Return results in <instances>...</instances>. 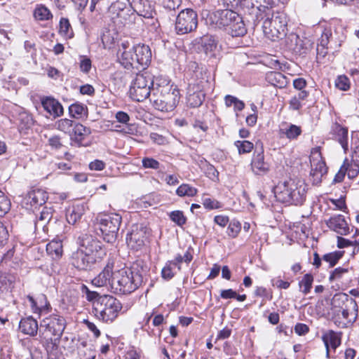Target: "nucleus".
<instances>
[{
    "label": "nucleus",
    "instance_id": "f257e3e1",
    "mask_svg": "<svg viewBox=\"0 0 359 359\" xmlns=\"http://www.w3.org/2000/svg\"><path fill=\"white\" fill-rule=\"evenodd\" d=\"M65 327L66 320L60 315L53 314L41 321L39 338L48 353L57 349Z\"/></svg>",
    "mask_w": 359,
    "mask_h": 359
},
{
    "label": "nucleus",
    "instance_id": "f03ea898",
    "mask_svg": "<svg viewBox=\"0 0 359 359\" xmlns=\"http://www.w3.org/2000/svg\"><path fill=\"white\" fill-rule=\"evenodd\" d=\"M277 201L289 205H302L306 198V184L299 179H290L279 182L273 188Z\"/></svg>",
    "mask_w": 359,
    "mask_h": 359
},
{
    "label": "nucleus",
    "instance_id": "7ed1b4c3",
    "mask_svg": "<svg viewBox=\"0 0 359 359\" xmlns=\"http://www.w3.org/2000/svg\"><path fill=\"white\" fill-rule=\"evenodd\" d=\"M180 100L179 90L169 84L152 88L150 101L154 107L161 111H171Z\"/></svg>",
    "mask_w": 359,
    "mask_h": 359
},
{
    "label": "nucleus",
    "instance_id": "20e7f679",
    "mask_svg": "<svg viewBox=\"0 0 359 359\" xmlns=\"http://www.w3.org/2000/svg\"><path fill=\"white\" fill-rule=\"evenodd\" d=\"M262 29L264 35L272 41L282 39L285 35L287 20L286 14L278 10L262 13Z\"/></svg>",
    "mask_w": 359,
    "mask_h": 359
},
{
    "label": "nucleus",
    "instance_id": "39448f33",
    "mask_svg": "<svg viewBox=\"0 0 359 359\" xmlns=\"http://www.w3.org/2000/svg\"><path fill=\"white\" fill-rule=\"evenodd\" d=\"M122 309L119 300L111 295H102L94 303L93 313L95 316L104 323H111L118 316Z\"/></svg>",
    "mask_w": 359,
    "mask_h": 359
},
{
    "label": "nucleus",
    "instance_id": "423d86ee",
    "mask_svg": "<svg viewBox=\"0 0 359 359\" xmlns=\"http://www.w3.org/2000/svg\"><path fill=\"white\" fill-rule=\"evenodd\" d=\"M122 217L116 213L99 214L95 219V226L99 229L103 239L109 243H114L121 224Z\"/></svg>",
    "mask_w": 359,
    "mask_h": 359
},
{
    "label": "nucleus",
    "instance_id": "0eeeda50",
    "mask_svg": "<svg viewBox=\"0 0 359 359\" xmlns=\"http://www.w3.org/2000/svg\"><path fill=\"white\" fill-rule=\"evenodd\" d=\"M131 272L127 268L114 271L111 278V290L116 294H130L138 288Z\"/></svg>",
    "mask_w": 359,
    "mask_h": 359
},
{
    "label": "nucleus",
    "instance_id": "6e6552de",
    "mask_svg": "<svg viewBox=\"0 0 359 359\" xmlns=\"http://www.w3.org/2000/svg\"><path fill=\"white\" fill-rule=\"evenodd\" d=\"M153 85L154 81L150 74H137L130 88V97L137 102L144 101L151 95V87Z\"/></svg>",
    "mask_w": 359,
    "mask_h": 359
},
{
    "label": "nucleus",
    "instance_id": "1a4fd4ad",
    "mask_svg": "<svg viewBox=\"0 0 359 359\" xmlns=\"http://www.w3.org/2000/svg\"><path fill=\"white\" fill-rule=\"evenodd\" d=\"M150 229L144 224H133L130 231L127 234L126 242L131 249L139 250L149 241Z\"/></svg>",
    "mask_w": 359,
    "mask_h": 359
},
{
    "label": "nucleus",
    "instance_id": "9d476101",
    "mask_svg": "<svg viewBox=\"0 0 359 359\" xmlns=\"http://www.w3.org/2000/svg\"><path fill=\"white\" fill-rule=\"evenodd\" d=\"M198 25V15L191 8H186L180 12L175 22V30L178 34L191 32Z\"/></svg>",
    "mask_w": 359,
    "mask_h": 359
},
{
    "label": "nucleus",
    "instance_id": "9b49d317",
    "mask_svg": "<svg viewBox=\"0 0 359 359\" xmlns=\"http://www.w3.org/2000/svg\"><path fill=\"white\" fill-rule=\"evenodd\" d=\"M333 302L339 306L342 304L341 315L347 323L355 322L358 316V304L354 299L343 293L334 295Z\"/></svg>",
    "mask_w": 359,
    "mask_h": 359
},
{
    "label": "nucleus",
    "instance_id": "f8f14e48",
    "mask_svg": "<svg viewBox=\"0 0 359 359\" xmlns=\"http://www.w3.org/2000/svg\"><path fill=\"white\" fill-rule=\"evenodd\" d=\"M78 243L79 245L78 249L100 260L106 255L102 249V243L92 235L82 234L79 237Z\"/></svg>",
    "mask_w": 359,
    "mask_h": 359
},
{
    "label": "nucleus",
    "instance_id": "ddd939ff",
    "mask_svg": "<svg viewBox=\"0 0 359 359\" xmlns=\"http://www.w3.org/2000/svg\"><path fill=\"white\" fill-rule=\"evenodd\" d=\"M132 44L128 41H122L118 46L117 58L118 62L127 70H136L139 72L138 65Z\"/></svg>",
    "mask_w": 359,
    "mask_h": 359
},
{
    "label": "nucleus",
    "instance_id": "4468645a",
    "mask_svg": "<svg viewBox=\"0 0 359 359\" xmlns=\"http://www.w3.org/2000/svg\"><path fill=\"white\" fill-rule=\"evenodd\" d=\"M237 15L232 9L217 10L209 14L207 21L214 28H229Z\"/></svg>",
    "mask_w": 359,
    "mask_h": 359
},
{
    "label": "nucleus",
    "instance_id": "2eb2a0df",
    "mask_svg": "<svg viewBox=\"0 0 359 359\" xmlns=\"http://www.w3.org/2000/svg\"><path fill=\"white\" fill-rule=\"evenodd\" d=\"M309 158L311 165L310 174L313 177V184H318L321 182L322 177L327 172V168L325 162L323 160L320 147L312 149Z\"/></svg>",
    "mask_w": 359,
    "mask_h": 359
},
{
    "label": "nucleus",
    "instance_id": "dca6fc26",
    "mask_svg": "<svg viewBox=\"0 0 359 359\" xmlns=\"http://www.w3.org/2000/svg\"><path fill=\"white\" fill-rule=\"evenodd\" d=\"M189 67L193 69L194 71L191 81L189 85L198 89L206 90L208 88L210 87V76L207 68L198 65L195 62H190Z\"/></svg>",
    "mask_w": 359,
    "mask_h": 359
},
{
    "label": "nucleus",
    "instance_id": "f3484780",
    "mask_svg": "<svg viewBox=\"0 0 359 359\" xmlns=\"http://www.w3.org/2000/svg\"><path fill=\"white\" fill-rule=\"evenodd\" d=\"M285 36L283 44L288 50L299 55H305L309 50L311 44L309 40L301 39L295 33H290Z\"/></svg>",
    "mask_w": 359,
    "mask_h": 359
},
{
    "label": "nucleus",
    "instance_id": "a211bd4d",
    "mask_svg": "<svg viewBox=\"0 0 359 359\" xmlns=\"http://www.w3.org/2000/svg\"><path fill=\"white\" fill-rule=\"evenodd\" d=\"M101 260L93 257L92 255L77 249L74 252L71 257L72 264L79 270L89 271L91 270L95 264Z\"/></svg>",
    "mask_w": 359,
    "mask_h": 359
},
{
    "label": "nucleus",
    "instance_id": "6ab92c4d",
    "mask_svg": "<svg viewBox=\"0 0 359 359\" xmlns=\"http://www.w3.org/2000/svg\"><path fill=\"white\" fill-rule=\"evenodd\" d=\"M251 169L256 175H266L271 168V165L264 159V148L255 149L250 163Z\"/></svg>",
    "mask_w": 359,
    "mask_h": 359
},
{
    "label": "nucleus",
    "instance_id": "aec40b11",
    "mask_svg": "<svg viewBox=\"0 0 359 359\" xmlns=\"http://www.w3.org/2000/svg\"><path fill=\"white\" fill-rule=\"evenodd\" d=\"M138 287L147 281L149 273V267L146 262L137 259L134 262L128 269Z\"/></svg>",
    "mask_w": 359,
    "mask_h": 359
},
{
    "label": "nucleus",
    "instance_id": "412c9836",
    "mask_svg": "<svg viewBox=\"0 0 359 359\" xmlns=\"http://www.w3.org/2000/svg\"><path fill=\"white\" fill-rule=\"evenodd\" d=\"M133 52L138 65L139 72L145 69L151 62V51L149 46L145 44H132Z\"/></svg>",
    "mask_w": 359,
    "mask_h": 359
},
{
    "label": "nucleus",
    "instance_id": "4be33fe9",
    "mask_svg": "<svg viewBox=\"0 0 359 359\" xmlns=\"http://www.w3.org/2000/svg\"><path fill=\"white\" fill-rule=\"evenodd\" d=\"M48 200V194L41 189H34L27 193L24 198V203L34 208L44 205Z\"/></svg>",
    "mask_w": 359,
    "mask_h": 359
},
{
    "label": "nucleus",
    "instance_id": "5701e85b",
    "mask_svg": "<svg viewBox=\"0 0 359 359\" xmlns=\"http://www.w3.org/2000/svg\"><path fill=\"white\" fill-rule=\"evenodd\" d=\"M114 263L109 261L103 270L92 280V284L96 287H104L109 284L111 287V278L114 271Z\"/></svg>",
    "mask_w": 359,
    "mask_h": 359
},
{
    "label": "nucleus",
    "instance_id": "b1692460",
    "mask_svg": "<svg viewBox=\"0 0 359 359\" xmlns=\"http://www.w3.org/2000/svg\"><path fill=\"white\" fill-rule=\"evenodd\" d=\"M194 46L198 52L205 54L213 52L217 48V41L212 35L206 34L194 40Z\"/></svg>",
    "mask_w": 359,
    "mask_h": 359
},
{
    "label": "nucleus",
    "instance_id": "393cba45",
    "mask_svg": "<svg viewBox=\"0 0 359 359\" xmlns=\"http://www.w3.org/2000/svg\"><path fill=\"white\" fill-rule=\"evenodd\" d=\"M41 105L44 110L54 118L62 116L64 113L60 102L51 97H45L41 99Z\"/></svg>",
    "mask_w": 359,
    "mask_h": 359
},
{
    "label": "nucleus",
    "instance_id": "a878e982",
    "mask_svg": "<svg viewBox=\"0 0 359 359\" xmlns=\"http://www.w3.org/2000/svg\"><path fill=\"white\" fill-rule=\"evenodd\" d=\"M19 330L24 334L34 337L39 332L37 320L32 316L22 318L19 323Z\"/></svg>",
    "mask_w": 359,
    "mask_h": 359
},
{
    "label": "nucleus",
    "instance_id": "bb28decb",
    "mask_svg": "<svg viewBox=\"0 0 359 359\" xmlns=\"http://www.w3.org/2000/svg\"><path fill=\"white\" fill-rule=\"evenodd\" d=\"M187 90V104L194 108L200 107L205 100V90L193 88L189 85Z\"/></svg>",
    "mask_w": 359,
    "mask_h": 359
},
{
    "label": "nucleus",
    "instance_id": "cd10ccee",
    "mask_svg": "<svg viewBox=\"0 0 359 359\" xmlns=\"http://www.w3.org/2000/svg\"><path fill=\"white\" fill-rule=\"evenodd\" d=\"M328 227L341 235H347L349 233V227L344 216L339 215L331 217L327 222Z\"/></svg>",
    "mask_w": 359,
    "mask_h": 359
},
{
    "label": "nucleus",
    "instance_id": "c85d7f7f",
    "mask_svg": "<svg viewBox=\"0 0 359 359\" xmlns=\"http://www.w3.org/2000/svg\"><path fill=\"white\" fill-rule=\"evenodd\" d=\"M330 133L340 143L344 151L346 152L348 150V129L335 123L332 124Z\"/></svg>",
    "mask_w": 359,
    "mask_h": 359
},
{
    "label": "nucleus",
    "instance_id": "c756f323",
    "mask_svg": "<svg viewBox=\"0 0 359 359\" xmlns=\"http://www.w3.org/2000/svg\"><path fill=\"white\" fill-rule=\"evenodd\" d=\"M91 133L90 128H87L79 123H75L73 130L70 134V139L79 146L82 144L83 140Z\"/></svg>",
    "mask_w": 359,
    "mask_h": 359
},
{
    "label": "nucleus",
    "instance_id": "7c9ffc66",
    "mask_svg": "<svg viewBox=\"0 0 359 359\" xmlns=\"http://www.w3.org/2000/svg\"><path fill=\"white\" fill-rule=\"evenodd\" d=\"M302 132L300 126L287 123H283L279 130L280 135H285L289 140H296Z\"/></svg>",
    "mask_w": 359,
    "mask_h": 359
},
{
    "label": "nucleus",
    "instance_id": "2f4dec72",
    "mask_svg": "<svg viewBox=\"0 0 359 359\" xmlns=\"http://www.w3.org/2000/svg\"><path fill=\"white\" fill-rule=\"evenodd\" d=\"M228 32L233 37L243 36L247 33V29L240 15H237L235 20L229 27Z\"/></svg>",
    "mask_w": 359,
    "mask_h": 359
},
{
    "label": "nucleus",
    "instance_id": "473e14b6",
    "mask_svg": "<svg viewBox=\"0 0 359 359\" xmlns=\"http://www.w3.org/2000/svg\"><path fill=\"white\" fill-rule=\"evenodd\" d=\"M27 298L30 303L31 308L34 313H41L48 306L46 297L43 294H39L36 299H34L30 294L27 295Z\"/></svg>",
    "mask_w": 359,
    "mask_h": 359
},
{
    "label": "nucleus",
    "instance_id": "72a5a7b5",
    "mask_svg": "<svg viewBox=\"0 0 359 359\" xmlns=\"http://www.w3.org/2000/svg\"><path fill=\"white\" fill-rule=\"evenodd\" d=\"M47 253L52 257L53 259H59L63 254V246L60 240H53L46 245Z\"/></svg>",
    "mask_w": 359,
    "mask_h": 359
},
{
    "label": "nucleus",
    "instance_id": "f704fd0d",
    "mask_svg": "<svg viewBox=\"0 0 359 359\" xmlns=\"http://www.w3.org/2000/svg\"><path fill=\"white\" fill-rule=\"evenodd\" d=\"M322 339L326 348L331 347L332 349L335 350L341 344V339L337 334L332 330L323 334Z\"/></svg>",
    "mask_w": 359,
    "mask_h": 359
},
{
    "label": "nucleus",
    "instance_id": "c9c22d12",
    "mask_svg": "<svg viewBox=\"0 0 359 359\" xmlns=\"http://www.w3.org/2000/svg\"><path fill=\"white\" fill-rule=\"evenodd\" d=\"M135 11L144 18L152 17V8L147 0H139L135 3Z\"/></svg>",
    "mask_w": 359,
    "mask_h": 359
},
{
    "label": "nucleus",
    "instance_id": "e433bc0d",
    "mask_svg": "<svg viewBox=\"0 0 359 359\" xmlns=\"http://www.w3.org/2000/svg\"><path fill=\"white\" fill-rule=\"evenodd\" d=\"M83 215V208L81 206H73L67 210L66 219L69 224H75Z\"/></svg>",
    "mask_w": 359,
    "mask_h": 359
},
{
    "label": "nucleus",
    "instance_id": "4c0bfd02",
    "mask_svg": "<svg viewBox=\"0 0 359 359\" xmlns=\"http://www.w3.org/2000/svg\"><path fill=\"white\" fill-rule=\"evenodd\" d=\"M280 4V0H260L259 5L257 6L259 15L276 11V8Z\"/></svg>",
    "mask_w": 359,
    "mask_h": 359
},
{
    "label": "nucleus",
    "instance_id": "58836bf2",
    "mask_svg": "<svg viewBox=\"0 0 359 359\" xmlns=\"http://www.w3.org/2000/svg\"><path fill=\"white\" fill-rule=\"evenodd\" d=\"M34 17L37 20H48L52 19L53 15L47 7L40 4L34 9Z\"/></svg>",
    "mask_w": 359,
    "mask_h": 359
},
{
    "label": "nucleus",
    "instance_id": "ea45409f",
    "mask_svg": "<svg viewBox=\"0 0 359 359\" xmlns=\"http://www.w3.org/2000/svg\"><path fill=\"white\" fill-rule=\"evenodd\" d=\"M326 39V44L330 46V48L332 50H336L337 48L341 46V43L336 41H334L332 30L330 28H325L321 34L320 39L319 40Z\"/></svg>",
    "mask_w": 359,
    "mask_h": 359
},
{
    "label": "nucleus",
    "instance_id": "a19ab883",
    "mask_svg": "<svg viewBox=\"0 0 359 359\" xmlns=\"http://www.w3.org/2000/svg\"><path fill=\"white\" fill-rule=\"evenodd\" d=\"M87 107L80 103H74L69 106V111L71 116L79 118L87 114Z\"/></svg>",
    "mask_w": 359,
    "mask_h": 359
},
{
    "label": "nucleus",
    "instance_id": "79ce46f5",
    "mask_svg": "<svg viewBox=\"0 0 359 359\" xmlns=\"http://www.w3.org/2000/svg\"><path fill=\"white\" fill-rule=\"evenodd\" d=\"M176 269H177V266L174 262H168L161 271L162 278L165 280L171 279L176 273Z\"/></svg>",
    "mask_w": 359,
    "mask_h": 359
},
{
    "label": "nucleus",
    "instance_id": "37998d69",
    "mask_svg": "<svg viewBox=\"0 0 359 359\" xmlns=\"http://www.w3.org/2000/svg\"><path fill=\"white\" fill-rule=\"evenodd\" d=\"M313 282V277L310 273H306L304 276L302 280L299 282V286L300 288L303 287L302 290L304 294H307L310 292Z\"/></svg>",
    "mask_w": 359,
    "mask_h": 359
},
{
    "label": "nucleus",
    "instance_id": "c03bdc74",
    "mask_svg": "<svg viewBox=\"0 0 359 359\" xmlns=\"http://www.w3.org/2000/svg\"><path fill=\"white\" fill-rule=\"evenodd\" d=\"M60 33L69 38L72 37L73 31L67 18H62L60 20Z\"/></svg>",
    "mask_w": 359,
    "mask_h": 359
},
{
    "label": "nucleus",
    "instance_id": "a18cd8bd",
    "mask_svg": "<svg viewBox=\"0 0 359 359\" xmlns=\"http://www.w3.org/2000/svg\"><path fill=\"white\" fill-rule=\"evenodd\" d=\"M176 193L180 196H194L197 194V189L187 184H182L177 189Z\"/></svg>",
    "mask_w": 359,
    "mask_h": 359
},
{
    "label": "nucleus",
    "instance_id": "49530a36",
    "mask_svg": "<svg viewBox=\"0 0 359 359\" xmlns=\"http://www.w3.org/2000/svg\"><path fill=\"white\" fill-rule=\"evenodd\" d=\"M237 147L239 154L250 153L254 148L253 144L248 140L236 141L234 143Z\"/></svg>",
    "mask_w": 359,
    "mask_h": 359
},
{
    "label": "nucleus",
    "instance_id": "de8ad7c7",
    "mask_svg": "<svg viewBox=\"0 0 359 359\" xmlns=\"http://www.w3.org/2000/svg\"><path fill=\"white\" fill-rule=\"evenodd\" d=\"M75 123L67 118L61 119L57 122V129L70 135Z\"/></svg>",
    "mask_w": 359,
    "mask_h": 359
},
{
    "label": "nucleus",
    "instance_id": "09e8293b",
    "mask_svg": "<svg viewBox=\"0 0 359 359\" xmlns=\"http://www.w3.org/2000/svg\"><path fill=\"white\" fill-rule=\"evenodd\" d=\"M343 253L341 252H334L323 255V259L330 263V267L336 265L338 261L341 258Z\"/></svg>",
    "mask_w": 359,
    "mask_h": 359
},
{
    "label": "nucleus",
    "instance_id": "8fccbe9b",
    "mask_svg": "<svg viewBox=\"0 0 359 359\" xmlns=\"http://www.w3.org/2000/svg\"><path fill=\"white\" fill-rule=\"evenodd\" d=\"M350 81L346 75H340L335 80V86L338 89L346 91L350 88Z\"/></svg>",
    "mask_w": 359,
    "mask_h": 359
},
{
    "label": "nucleus",
    "instance_id": "3c124183",
    "mask_svg": "<svg viewBox=\"0 0 359 359\" xmlns=\"http://www.w3.org/2000/svg\"><path fill=\"white\" fill-rule=\"evenodd\" d=\"M170 218L173 222L180 226L184 225L187 222V218L184 215L183 212L180 210L171 212L170 214Z\"/></svg>",
    "mask_w": 359,
    "mask_h": 359
},
{
    "label": "nucleus",
    "instance_id": "603ef678",
    "mask_svg": "<svg viewBox=\"0 0 359 359\" xmlns=\"http://www.w3.org/2000/svg\"><path fill=\"white\" fill-rule=\"evenodd\" d=\"M52 209L46 206L43 207L40 212V215L37 217V222H41V224H45L48 222L52 218Z\"/></svg>",
    "mask_w": 359,
    "mask_h": 359
},
{
    "label": "nucleus",
    "instance_id": "864d4df0",
    "mask_svg": "<svg viewBox=\"0 0 359 359\" xmlns=\"http://www.w3.org/2000/svg\"><path fill=\"white\" fill-rule=\"evenodd\" d=\"M328 49L330 48V46L326 44V39L319 40L316 48L317 58H324L328 53Z\"/></svg>",
    "mask_w": 359,
    "mask_h": 359
},
{
    "label": "nucleus",
    "instance_id": "5fc2aeb1",
    "mask_svg": "<svg viewBox=\"0 0 359 359\" xmlns=\"http://www.w3.org/2000/svg\"><path fill=\"white\" fill-rule=\"evenodd\" d=\"M142 163L143 168L146 169L158 170L160 168V163L151 157L143 158L142 159Z\"/></svg>",
    "mask_w": 359,
    "mask_h": 359
},
{
    "label": "nucleus",
    "instance_id": "6e6d98bb",
    "mask_svg": "<svg viewBox=\"0 0 359 359\" xmlns=\"http://www.w3.org/2000/svg\"><path fill=\"white\" fill-rule=\"evenodd\" d=\"M343 166L345 172H347V175L350 179L355 177L359 173V163L357 162L353 161V163L348 165L347 167H345L344 165Z\"/></svg>",
    "mask_w": 359,
    "mask_h": 359
},
{
    "label": "nucleus",
    "instance_id": "4d7b16f0",
    "mask_svg": "<svg viewBox=\"0 0 359 359\" xmlns=\"http://www.w3.org/2000/svg\"><path fill=\"white\" fill-rule=\"evenodd\" d=\"M10 209V201L0 190V217L5 215Z\"/></svg>",
    "mask_w": 359,
    "mask_h": 359
},
{
    "label": "nucleus",
    "instance_id": "13d9d810",
    "mask_svg": "<svg viewBox=\"0 0 359 359\" xmlns=\"http://www.w3.org/2000/svg\"><path fill=\"white\" fill-rule=\"evenodd\" d=\"M348 272L347 269L338 267L333 270L329 277V280L333 282L335 280H339L342 278L343 275Z\"/></svg>",
    "mask_w": 359,
    "mask_h": 359
},
{
    "label": "nucleus",
    "instance_id": "bf43d9fd",
    "mask_svg": "<svg viewBox=\"0 0 359 359\" xmlns=\"http://www.w3.org/2000/svg\"><path fill=\"white\" fill-rule=\"evenodd\" d=\"M82 292L86 294V299L89 302H93V304L100 297L98 292L90 291L86 285L82 286Z\"/></svg>",
    "mask_w": 359,
    "mask_h": 359
},
{
    "label": "nucleus",
    "instance_id": "052dcab7",
    "mask_svg": "<svg viewBox=\"0 0 359 359\" xmlns=\"http://www.w3.org/2000/svg\"><path fill=\"white\" fill-rule=\"evenodd\" d=\"M8 231L4 224L0 221V245L4 246L8 240Z\"/></svg>",
    "mask_w": 359,
    "mask_h": 359
},
{
    "label": "nucleus",
    "instance_id": "680f3d73",
    "mask_svg": "<svg viewBox=\"0 0 359 359\" xmlns=\"http://www.w3.org/2000/svg\"><path fill=\"white\" fill-rule=\"evenodd\" d=\"M241 231V224L239 222H231L227 228V234L235 238Z\"/></svg>",
    "mask_w": 359,
    "mask_h": 359
},
{
    "label": "nucleus",
    "instance_id": "e2e57ef3",
    "mask_svg": "<svg viewBox=\"0 0 359 359\" xmlns=\"http://www.w3.org/2000/svg\"><path fill=\"white\" fill-rule=\"evenodd\" d=\"M91 69V60L86 57H81L80 60V69L83 73H88Z\"/></svg>",
    "mask_w": 359,
    "mask_h": 359
},
{
    "label": "nucleus",
    "instance_id": "0e129e2a",
    "mask_svg": "<svg viewBox=\"0 0 359 359\" xmlns=\"http://www.w3.org/2000/svg\"><path fill=\"white\" fill-rule=\"evenodd\" d=\"M203 204L205 208L210 210L219 208L220 207L219 203L217 201L210 198H204Z\"/></svg>",
    "mask_w": 359,
    "mask_h": 359
},
{
    "label": "nucleus",
    "instance_id": "69168bd1",
    "mask_svg": "<svg viewBox=\"0 0 359 359\" xmlns=\"http://www.w3.org/2000/svg\"><path fill=\"white\" fill-rule=\"evenodd\" d=\"M115 118L118 122L123 124H128L130 121L129 115L126 112L122 111H117L115 114Z\"/></svg>",
    "mask_w": 359,
    "mask_h": 359
},
{
    "label": "nucleus",
    "instance_id": "338daca9",
    "mask_svg": "<svg viewBox=\"0 0 359 359\" xmlns=\"http://www.w3.org/2000/svg\"><path fill=\"white\" fill-rule=\"evenodd\" d=\"M83 323L86 325L89 330L93 332L95 338H98L100 336L101 333L100 330L93 323L89 321L88 320H84Z\"/></svg>",
    "mask_w": 359,
    "mask_h": 359
},
{
    "label": "nucleus",
    "instance_id": "774afa93",
    "mask_svg": "<svg viewBox=\"0 0 359 359\" xmlns=\"http://www.w3.org/2000/svg\"><path fill=\"white\" fill-rule=\"evenodd\" d=\"M294 331L299 336L305 335L309 332V327L306 324L297 323L294 326Z\"/></svg>",
    "mask_w": 359,
    "mask_h": 359
}]
</instances>
